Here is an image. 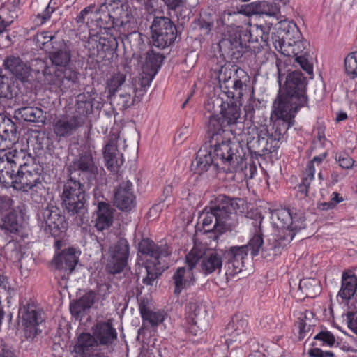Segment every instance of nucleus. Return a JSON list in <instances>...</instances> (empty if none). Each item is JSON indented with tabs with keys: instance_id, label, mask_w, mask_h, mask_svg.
Masks as SVG:
<instances>
[{
	"instance_id": "nucleus-1",
	"label": "nucleus",
	"mask_w": 357,
	"mask_h": 357,
	"mask_svg": "<svg viewBox=\"0 0 357 357\" xmlns=\"http://www.w3.org/2000/svg\"><path fill=\"white\" fill-rule=\"evenodd\" d=\"M68 178L60 195L61 206L70 215L75 216L76 224L82 225L88 219V204L85 185H93L98 175V162L92 150H82L67 167Z\"/></svg>"
},
{
	"instance_id": "nucleus-2",
	"label": "nucleus",
	"mask_w": 357,
	"mask_h": 357,
	"mask_svg": "<svg viewBox=\"0 0 357 357\" xmlns=\"http://www.w3.org/2000/svg\"><path fill=\"white\" fill-rule=\"evenodd\" d=\"M51 65L43 59L34 60L33 70L41 73L44 83L54 91H72L79 85V73L70 65L71 50L63 40L53 43L49 52Z\"/></svg>"
},
{
	"instance_id": "nucleus-3",
	"label": "nucleus",
	"mask_w": 357,
	"mask_h": 357,
	"mask_svg": "<svg viewBox=\"0 0 357 357\" xmlns=\"http://www.w3.org/2000/svg\"><path fill=\"white\" fill-rule=\"evenodd\" d=\"M245 201L241 198L230 199L219 195L214 203L203 212L202 225L206 233H213L216 240L219 235L231 230L238 223V216L244 215Z\"/></svg>"
},
{
	"instance_id": "nucleus-4",
	"label": "nucleus",
	"mask_w": 357,
	"mask_h": 357,
	"mask_svg": "<svg viewBox=\"0 0 357 357\" xmlns=\"http://www.w3.org/2000/svg\"><path fill=\"white\" fill-rule=\"evenodd\" d=\"M272 43L275 49L287 56H295V61L312 78L313 67L306 57L307 45L303 40L297 25L287 20L278 22L272 31Z\"/></svg>"
},
{
	"instance_id": "nucleus-5",
	"label": "nucleus",
	"mask_w": 357,
	"mask_h": 357,
	"mask_svg": "<svg viewBox=\"0 0 357 357\" xmlns=\"http://www.w3.org/2000/svg\"><path fill=\"white\" fill-rule=\"evenodd\" d=\"M232 100L225 104L223 100L219 97H213L208 100L205 108L210 114L208 123L212 118L218 120V124L224 128H230V131L236 135L244 133L245 115L243 118L240 116L241 107L245 112V105H243V83L241 80L234 82Z\"/></svg>"
},
{
	"instance_id": "nucleus-6",
	"label": "nucleus",
	"mask_w": 357,
	"mask_h": 357,
	"mask_svg": "<svg viewBox=\"0 0 357 357\" xmlns=\"http://www.w3.org/2000/svg\"><path fill=\"white\" fill-rule=\"evenodd\" d=\"M254 89L247 104V149L256 158L275 151V143L268 138V129L262 124H255V114L259 112L261 102L253 98Z\"/></svg>"
},
{
	"instance_id": "nucleus-7",
	"label": "nucleus",
	"mask_w": 357,
	"mask_h": 357,
	"mask_svg": "<svg viewBox=\"0 0 357 357\" xmlns=\"http://www.w3.org/2000/svg\"><path fill=\"white\" fill-rule=\"evenodd\" d=\"M218 123V119L212 118L208 126L209 143L214 160L219 168L221 165L234 169L240 167L245 153L243 152V155H237V145L232 144L229 138L225 136L227 128H222Z\"/></svg>"
},
{
	"instance_id": "nucleus-8",
	"label": "nucleus",
	"mask_w": 357,
	"mask_h": 357,
	"mask_svg": "<svg viewBox=\"0 0 357 357\" xmlns=\"http://www.w3.org/2000/svg\"><path fill=\"white\" fill-rule=\"evenodd\" d=\"M43 171V166L27 152L11 187L24 192H31V199L40 203L45 192L41 176Z\"/></svg>"
},
{
	"instance_id": "nucleus-9",
	"label": "nucleus",
	"mask_w": 357,
	"mask_h": 357,
	"mask_svg": "<svg viewBox=\"0 0 357 357\" xmlns=\"http://www.w3.org/2000/svg\"><path fill=\"white\" fill-rule=\"evenodd\" d=\"M138 250L142 255L151 257L144 263V266L139 268L144 269L146 272L142 283L147 286H153L164 271L168 268L166 259L172 252L167 244L158 245L148 238H143L139 243Z\"/></svg>"
},
{
	"instance_id": "nucleus-10",
	"label": "nucleus",
	"mask_w": 357,
	"mask_h": 357,
	"mask_svg": "<svg viewBox=\"0 0 357 357\" xmlns=\"http://www.w3.org/2000/svg\"><path fill=\"white\" fill-rule=\"evenodd\" d=\"M249 29H247L248 33V38L247 40V61L253 63L257 66L263 64L266 58V54L275 59V66L278 70V83L281 84V77L284 75L282 73V67L284 64L280 59L277 58L274 53H268L264 47L268 45V34L265 33L261 26L257 24H252L248 22Z\"/></svg>"
},
{
	"instance_id": "nucleus-11",
	"label": "nucleus",
	"mask_w": 357,
	"mask_h": 357,
	"mask_svg": "<svg viewBox=\"0 0 357 357\" xmlns=\"http://www.w3.org/2000/svg\"><path fill=\"white\" fill-rule=\"evenodd\" d=\"M306 78L298 70L289 73L286 77L285 93L279 94L274 102H281L285 106L296 107V109L307 104Z\"/></svg>"
},
{
	"instance_id": "nucleus-12",
	"label": "nucleus",
	"mask_w": 357,
	"mask_h": 357,
	"mask_svg": "<svg viewBox=\"0 0 357 357\" xmlns=\"http://www.w3.org/2000/svg\"><path fill=\"white\" fill-rule=\"evenodd\" d=\"M273 109L271 119L273 121L271 130H268V138L274 140L275 151L279 147V141L288 129L294 124V117L297 112L296 107L284 105L281 102H273Z\"/></svg>"
},
{
	"instance_id": "nucleus-13",
	"label": "nucleus",
	"mask_w": 357,
	"mask_h": 357,
	"mask_svg": "<svg viewBox=\"0 0 357 357\" xmlns=\"http://www.w3.org/2000/svg\"><path fill=\"white\" fill-rule=\"evenodd\" d=\"M150 29L153 45L162 50L172 45L178 36L174 22L165 16H155Z\"/></svg>"
},
{
	"instance_id": "nucleus-14",
	"label": "nucleus",
	"mask_w": 357,
	"mask_h": 357,
	"mask_svg": "<svg viewBox=\"0 0 357 357\" xmlns=\"http://www.w3.org/2000/svg\"><path fill=\"white\" fill-rule=\"evenodd\" d=\"M27 151L24 149H12L0 157V183L11 187Z\"/></svg>"
},
{
	"instance_id": "nucleus-15",
	"label": "nucleus",
	"mask_w": 357,
	"mask_h": 357,
	"mask_svg": "<svg viewBox=\"0 0 357 357\" xmlns=\"http://www.w3.org/2000/svg\"><path fill=\"white\" fill-rule=\"evenodd\" d=\"M201 260V270L205 274H211L215 271L220 272L222 265L221 255L215 251L202 252L193 248L186 255V263L192 270L197 263Z\"/></svg>"
},
{
	"instance_id": "nucleus-16",
	"label": "nucleus",
	"mask_w": 357,
	"mask_h": 357,
	"mask_svg": "<svg viewBox=\"0 0 357 357\" xmlns=\"http://www.w3.org/2000/svg\"><path fill=\"white\" fill-rule=\"evenodd\" d=\"M39 218L40 226L45 234L54 237L59 236L68 227L65 216L54 206H48L44 208Z\"/></svg>"
},
{
	"instance_id": "nucleus-17",
	"label": "nucleus",
	"mask_w": 357,
	"mask_h": 357,
	"mask_svg": "<svg viewBox=\"0 0 357 357\" xmlns=\"http://www.w3.org/2000/svg\"><path fill=\"white\" fill-rule=\"evenodd\" d=\"M263 218L261 213L257 209L253 210L251 208L250 211H247V227L252 235L251 238L247 243V252L250 251L252 257L258 255L264 243L261 229Z\"/></svg>"
},
{
	"instance_id": "nucleus-18",
	"label": "nucleus",
	"mask_w": 357,
	"mask_h": 357,
	"mask_svg": "<svg viewBox=\"0 0 357 357\" xmlns=\"http://www.w3.org/2000/svg\"><path fill=\"white\" fill-rule=\"evenodd\" d=\"M129 248L128 241L123 238L109 248L107 269L110 273H119L124 269L128 263Z\"/></svg>"
},
{
	"instance_id": "nucleus-19",
	"label": "nucleus",
	"mask_w": 357,
	"mask_h": 357,
	"mask_svg": "<svg viewBox=\"0 0 357 357\" xmlns=\"http://www.w3.org/2000/svg\"><path fill=\"white\" fill-rule=\"evenodd\" d=\"M25 335L27 339H34L44 328V318L42 312L33 305H28L20 309Z\"/></svg>"
},
{
	"instance_id": "nucleus-20",
	"label": "nucleus",
	"mask_w": 357,
	"mask_h": 357,
	"mask_svg": "<svg viewBox=\"0 0 357 357\" xmlns=\"http://www.w3.org/2000/svg\"><path fill=\"white\" fill-rule=\"evenodd\" d=\"M132 3H138L149 13H155L160 7V0H132ZM169 10L178 9L177 15L182 20L189 19L192 8L184 3L183 0H160Z\"/></svg>"
},
{
	"instance_id": "nucleus-21",
	"label": "nucleus",
	"mask_w": 357,
	"mask_h": 357,
	"mask_svg": "<svg viewBox=\"0 0 357 357\" xmlns=\"http://www.w3.org/2000/svg\"><path fill=\"white\" fill-rule=\"evenodd\" d=\"M96 93L94 89L90 92H84L79 94L73 107V110L70 114L82 126L86 124L88 117L93 112L94 102Z\"/></svg>"
},
{
	"instance_id": "nucleus-22",
	"label": "nucleus",
	"mask_w": 357,
	"mask_h": 357,
	"mask_svg": "<svg viewBox=\"0 0 357 357\" xmlns=\"http://www.w3.org/2000/svg\"><path fill=\"white\" fill-rule=\"evenodd\" d=\"M52 131L59 139H67L78 132L82 126L70 113L56 116L52 122Z\"/></svg>"
},
{
	"instance_id": "nucleus-23",
	"label": "nucleus",
	"mask_w": 357,
	"mask_h": 357,
	"mask_svg": "<svg viewBox=\"0 0 357 357\" xmlns=\"http://www.w3.org/2000/svg\"><path fill=\"white\" fill-rule=\"evenodd\" d=\"M93 196L97 204L95 227L98 231L109 229L113 223L114 209L109 203L104 201L98 188L93 190Z\"/></svg>"
},
{
	"instance_id": "nucleus-24",
	"label": "nucleus",
	"mask_w": 357,
	"mask_h": 357,
	"mask_svg": "<svg viewBox=\"0 0 357 357\" xmlns=\"http://www.w3.org/2000/svg\"><path fill=\"white\" fill-rule=\"evenodd\" d=\"M24 212L20 207H14L0 218V229L5 234H19L24 229Z\"/></svg>"
},
{
	"instance_id": "nucleus-25",
	"label": "nucleus",
	"mask_w": 357,
	"mask_h": 357,
	"mask_svg": "<svg viewBox=\"0 0 357 357\" xmlns=\"http://www.w3.org/2000/svg\"><path fill=\"white\" fill-rule=\"evenodd\" d=\"M109 8L115 27H117L118 30L127 26L130 27L132 13L127 0H111L109 2Z\"/></svg>"
},
{
	"instance_id": "nucleus-26",
	"label": "nucleus",
	"mask_w": 357,
	"mask_h": 357,
	"mask_svg": "<svg viewBox=\"0 0 357 357\" xmlns=\"http://www.w3.org/2000/svg\"><path fill=\"white\" fill-rule=\"evenodd\" d=\"M92 331L99 346L112 352L113 345L118 339L116 330L112 322L99 321L92 328Z\"/></svg>"
},
{
	"instance_id": "nucleus-27",
	"label": "nucleus",
	"mask_w": 357,
	"mask_h": 357,
	"mask_svg": "<svg viewBox=\"0 0 357 357\" xmlns=\"http://www.w3.org/2000/svg\"><path fill=\"white\" fill-rule=\"evenodd\" d=\"M100 350L93 333L91 335L89 333H82L74 347V351L81 357H107Z\"/></svg>"
},
{
	"instance_id": "nucleus-28",
	"label": "nucleus",
	"mask_w": 357,
	"mask_h": 357,
	"mask_svg": "<svg viewBox=\"0 0 357 357\" xmlns=\"http://www.w3.org/2000/svg\"><path fill=\"white\" fill-rule=\"evenodd\" d=\"M5 70L22 83L30 82L31 67L20 56L9 55L3 61Z\"/></svg>"
},
{
	"instance_id": "nucleus-29",
	"label": "nucleus",
	"mask_w": 357,
	"mask_h": 357,
	"mask_svg": "<svg viewBox=\"0 0 357 357\" xmlns=\"http://www.w3.org/2000/svg\"><path fill=\"white\" fill-rule=\"evenodd\" d=\"M114 205L121 211H130L135 205L132 183L129 180L122 181L114 192Z\"/></svg>"
},
{
	"instance_id": "nucleus-30",
	"label": "nucleus",
	"mask_w": 357,
	"mask_h": 357,
	"mask_svg": "<svg viewBox=\"0 0 357 357\" xmlns=\"http://www.w3.org/2000/svg\"><path fill=\"white\" fill-rule=\"evenodd\" d=\"M79 252L73 248H68L57 253L52 259L53 266L59 270L71 273L79 261Z\"/></svg>"
},
{
	"instance_id": "nucleus-31",
	"label": "nucleus",
	"mask_w": 357,
	"mask_h": 357,
	"mask_svg": "<svg viewBox=\"0 0 357 357\" xmlns=\"http://www.w3.org/2000/svg\"><path fill=\"white\" fill-rule=\"evenodd\" d=\"M118 47L116 39L113 36L90 37L88 42L89 54L98 56L101 52L105 53L115 50Z\"/></svg>"
},
{
	"instance_id": "nucleus-32",
	"label": "nucleus",
	"mask_w": 357,
	"mask_h": 357,
	"mask_svg": "<svg viewBox=\"0 0 357 357\" xmlns=\"http://www.w3.org/2000/svg\"><path fill=\"white\" fill-rule=\"evenodd\" d=\"M190 168L194 173L198 174L207 172L210 168L214 171L219 169L212 155V151H208L206 148H201L198 151L196 158L191 163Z\"/></svg>"
},
{
	"instance_id": "nucleus-33",
	"label": "nucleus",
	"mask_w": 357,
	"mask_h": 357,
	"mask_svg": "<svg viewBox=\"0 0 357 357\" xmlns=\"http://www.w3.org/2000/svg\"><path fill=\"white\" fill-rule=\"evenodd\" d=\"M314 339L317 341L320 342L312 343L313 348L309 350L308 354L310 357H335V354L332 351H324L317 346H328L332 347L335 342V338L334 335L328 331H321L317 334Z\"/></svg>"
},
{
	"instance_id": "nucleus-34",
	"label": "nucleus",
	"mask_w": 357,
	"mask_h": 357,
	"mask_svg": "<svg viewBox=\"0 0 357 357\" xmlns=\"http://www.w3.org/2000/svg\"><path fill=\"white\" fill-rule=\"evenodd\" d=\"M14 116L29 123L44 124L47 119L46 112L38 107L24 105L14 112Z\"/></svg>"
},
{
	"instance_id": "nucleus-35",
	"label": "nucleus",
	"mask_w": 357,
	"mask_h": 357,
	"mask_svg": "<svg viewBox=\"0 0 357 357\" xmlns=\"http://www.w3.org/2000/svg\"><path fill=\"white\" fill-rule=\"evenodd\" d=\"M17 139L15 123L10 118L0 115V149L3 150Z\"/></svg>"
},
{
	"instance_id": "nucleus-36",
	"label": "nucleus",
	"mask_w": 357,
	"mask_h": 357,
	"mask_svg": "<svg viewBox=\"0 0 357 357\" xmlns=\"http://www.w3.org/2000/svg\"><path fill=\"white\" fill-rule=\"evenodd\" d=\"M230 259L229 261L228 274L234 276L240 273L244 267V258L245 257V245L233 246L229 250Z\"/></svg>"
},
{
	"instance_id": "nucleus-37",
	"label": "nucleus",
	"mask_w": 357,
	"mask_h": 357,
	"mask_svg": "<svg viewBox=\"0 0 357 357\" xmlns=\"http://www.w3.org/2000/svg\"><path fill=\"white\" fill-rule=\"evenodd\" d=\"M96 293L91 290L83 295L79 299L73 301L70 304V311L76 318L82 317L94 304Z\"/></svg>"
},
{
	"instance_id": "nucleus-38",
	"label": "nucleus",
	"mask_w": 357,
	"mask_h": 357,
	"mask_svg": "<svg viewBox=\"0 0 357 357\" xmlns=\"http://www.w3.org/2000/svg\"><path fill=\"white\" fill-rule=\"evenodd\" d=\"M189 318L194 325L202 330L208 324V315L206 307L197 301L190 302L187 306Z\"/></svg>"
},
{
	"instance_id": "nucleus-39",
	"label": "nucleus",
	"mask_w": 357,
	"mask_h": 357,
	"mask_svg": "<svg viewBox=\"0 0 357 357\" xmlns=\"http://www.w3.org/2000/svg\"><path fill=\"white\" fill-rule=\"evenodd\" d=\"M135 90L132 86L124 87L119 92L113 93L109 96L111 104L115 105L120 110H123L133 105L135 102Z\"/></svg>"
},
{
	"instance_id": "nucleus-40",
	"label": "nucleus",
	"mask_w": 357,
	"mask_h": 357,
	"mask_svg": "<svg viewBox=\"0 0 357 357\" xmlns=\"http://www.w3.org/2000/svg\"><path fill=\"white\" fill-rule=\"evenodd\" d=\"M356 289L357 277L351 271L343 272L341 287L337 296H340L342 301H349L354 296Z\"/></svg>"
},
{
	"instance_id": "nucleus-41",
	"label": "nucleus",
	"mask_w": 357,
	"mask_h": 357,
	"mask_svg": "<svg viewBox=\"0 0 357 357\" xmlns=\"http://www.w3.org/2000/svg\"><path fill=\"white\" fill-rule=\"evenodd\" d=\"M139 310L143 320V324L155 327L162 323L165 319L164 313L161 311H152L147 306V302L142 300L139 305Z\"/></svg>"
},
{
	"instance_id": "nucleus-42",
	"label": "nucleus",
	"mask_w": 357,
	"mask_h": 357,
	"mask_svg": "<svg viewBox=\"0 0 357 357\" xmlns=\"http://www.w3.org/2000/svg\"><path fill=\"white\" fill-rule=\"evenodd\" d=\"M164 55L154 50H149L146 54L145 61L142 66L143 74H149L155 76L159 68H160L163 60Z\"/></svg>"
},
{
	"instance_id": "nucleus-43",
	"label": "nucleus",
	"mask_w": 357,
	"mask_h": 357,
	"mask_svg": "<svg viewBox=\"0 0 357 357\" xmlns=\"http://www.w3.org/2000/svg\"><path fill=\"white\" fill-rule=\"evenodd\" d=\"M93 17V21L96 22L97 26L106 28L107 26H111L115 27L107 2L102 3L98 8L95 6Z\"/></svg>"
},
{
	"instance_id": "nucleus-44",
	"label": "nucleus",
	"mask_w": 357,
	"mask_h": 357,
	"mask_svg": "<svg viewBox=\"0 0 357 357\" xmlns=\"http://www.w3.org/2000/svg\"><path fill=\"white\" fill-rule=\"evenodd\" d=\"M130 27L122 28L119 30L121 40L125 45L128 43L132 49L140 50L144 44V39L142 33L136 30L130 31Z\"/></svg>"
},
{
	"instance_id": "nucleus-45",
	"label": "nucleus",
	"mask_w": 357,
	"mask_h": 357,
	"mask_svg": "<svg viewBox=\"0 0 357 357\" xmlns=\"http://www.w3.org/2000/svg\"><path fill=\"white\" fill-rule=\"evenodd\" d=\"M277 8L266 1H254L247 4V16L250 15H273Z\"/></svg>"
},
{
	"instance_id": "nucleus-46",
	"label": "nucleus",
	"mask_w": 357,
	"mask_h": 357,
	"mask_svg": "<svg viewBox=\"0 0 357 357\" xmlns=\"http://www.w3.org/2000/svg\"><path fill=\"white\" fill-rule=\"evenodd\" d=\"M298 289L306 297H314L321 292V285L315 278H307L300 280Z\"/></svg>"
},
{
	"instance_id": "nucleus-47",
	"label": "nucleus",
	"mask_w": 357,
	"mask_h": 357,
	"mask_svg": "<svg viewBox=\"0 0 357 357\" xmlns=\"http://www.w3.org/2000/svg\"><path fill=\"white\" fill-rule=\"evenodd\" d=\"M305 218L301 213H291V226H289V233L284 234V240L288 242L291 241L296 233L305 227Z\"/></svg>"
},
{
	"instance_id": "nucleus-48",
	"label": "nucleus",
	"mask_w": 357,
	"mask_h": 357,
	"mask_svg": "<svg viewBox=\"0 0 357 357\" xmlns=\"http://www.w3.org/2000/svg\"><path fill=\"white\" fill-rule=\"evenodd\" d=\"M15 95L14 82L0 71V98L12 99Z\"/></svg>"
},
{
	"instance_id": "nucleus-49",
	"label": "nucleus",
	"mask_w": 357,
	"mask_h": 357,
	"mask_svg": "<svg viewBox=\"0 0 357 357\" xmlns=\"http://www.w3.org/2000/svg\"><path fill=\"white\" fill-rule=\"evenodd\" d=\"M190 271L191 270L190 269V271L187 272L184 267H180L174 274L173 280L175 286L174 293L176 296H178L181 291L184 289L188 284H189L188 280L186 278V273L190 274Z\"/></svg>"
},
{
	"instance_id": "nucleus-50",
	"label": "nucleus",
	"mask_w": 357,
	"mask_h": 357,
	"mask_svg": "<svg viewBox=\"0 0 357 357\" xmlns=\"http://www.w3.org/2000/svg\"><path fill=\"white\" fill-rule=\"evenodd\" d=\"M125 81V74L118 72L112 75L107 82L108 96L119 92L120 90H123V89H121V86Z\"/></svg>"
},
{
	"instance_id": "nucleus-51",
	"label": "nucleus",
	"mask_w": 357,
	"mask_h": 357,
	"mask_svg": "<svg viewBox=\"0 0 357 357\" xmlns=\"http://www.w3.org/2000/svg\"><path fill=\"white\" fill-rule=\"evenodd\" d=\"M346 73L354 79L357 77V52L349 54L344 59Z\"/></svg>"
},
{
	"instance_id": "nucleus-52",
	"label": "nucleus",
	"mask_w": 357,
	"mask_h": 357,
	"mask_svg": "<svg viewBox=\"0 0 357 357\" xmlns=\"http://www.w3.org/2000/svg\"><path fill=\"white\" fill-rule=\"evenodd\" d=\"M277 222H275L278 228L286 229L289 233L290 222L291 220V212L289 210H281L275 213Z\"/></svg>"
},
{
	"instance_id": "nucleus-53",
	"label": "nucleus",
	"mask_w": 357,
	"mask_h": 357,
	"mask_svg": "<svg viewBox=\"0 0 357 357\" xmlns=\"http://www.w3.org/2000/svg\"><path fill=\"white\" fill-rule=\"evenodd\" d=\"M107 169L111 171H115L117 168L123 164L124 160L123 154L120 152L119 154L103 153Z\"/></svg>"
},
{
	"instance_id": "nucleus-54",
	"label": "nucleus",
	"mask_w": 357,
	"mask_h": 357,
	"mask_svg": "<svg viewBox=\"0 0 357 357\" xmlns=\"http://www.w3.org/2000/svg\"><path fill=\"white\" fill-rule=\"evenodd\" d=\"M94 8L95 5H90L83 9L75 18L76 22L78 24H89L93 22V15Z\"/></svg>"
},
{
	"instance_id": "nucleus-55",
	"label": "nucleus",
	"mask_w": 357,
	"mask_h": 357,
	"mask_svg": "<svg viewBox=\"0 0 357 357\" xmlns=\"http://www.w3.org/2000/svg\"><path fill=\"white\" fill-rule=\"evenodd\" d=\"M35 40L36 45L40 48H43L45 45L49 43L52 46H53L54 43L58 42V40H56L55 36L51 35L48 31H43L38 33L35 37Z\"/></svg>"
},
{
	"instance_id": "nucleus-56",
	"label": "nucleus",
	"mask_w": 357,
	"mask_h": 357,
	"mask_svg": "<svg viewBox=\"0 0 357 357\" xmlns=\"http://www.w3.org/2000/svg\"><path fill=\"white\" fill-rule=\"evenodd\" d=\"M304 177L303 178L302 183L298 185V195L301 198L306 197L308 193V188L310 185L311 181L314 179V176H310L304 172Z\"/></svg>"
},
{
	"instance_id": "nucleus-57",
	"label": "nucleus",
	"mask_w": 357,
	"mask_h": 357,
	"mask_svg": "<svg viewBox=\"0 0 357 357\" xmlns=\"http://www.w3.org/2000/svg\"><path fill=\"white\" fill-rule=\"evenodd\" d=\"M15 201L12 197L0 195V218L14 208Z\"/></svg>"
},
{
	"instance_id": "nucleus-58",
	"label": "nucleus",
	"mask_w": 357,
	"mask_h": 357,
	"mask_svg": "<svg viewBox=\"0 0 357 357\" xmlns=\"http://www.w3.org/2000/svg\"><path fill=\"white\" fill-rule=\"evenodd\" d=\"M326 155V153H324L318 156L314 157L312 160L308 162L305 172L307 174H310L311 176H314L315 165L318 166L324 160Z\"/></svg>"
},
{
	"instance_id": "nucleus-59",
	"label": "nucleus",
	"mask_w": 357,
	"mask_h": 357,
	"mask_svg": "<svg viewBox=\"0 0 357 357\" xmlns=\"http://www.w3.org/2000/svg\"><path fill=\"white\" fill-rule=\"evenodd\" d=\"M103 153L107 154H119V151L117 148V137H112L107 144L105 146Z\"/></svg>"
},
{
	"instance_id": "nucleus-60",
	"label": "nucleus",
	"mask_w": 357,
	"mask_h": 357,
	"mask_svg": "<svg viewBox=\"0 0 357 357\" xmlns=\"http://www.w3.org/2000/svg\"><path fill=\"white\" fill-rule=\"evenodd\" d=\"M0 357H17V355L13 347L6 343H1L0 344Z\"/></svg>"
},
{
	"instance_id": "nucleus-61",
	"label": "nucleus",
	"mask_w": 357,
	"mask_h": 357,
	"mask_svg": "<svg viewBox=\"0 0 357 357\" xmlns=\"http://www.w3.org/2000/svg\"><path fill=\"white\" fill-rule=\"evenodd\" d=\"M340 167L343 169H350L352 167L354 161L353 159L346 154L340 155L337 159Z\"/></svg>"
},
{
	"instance_id": "nucleus-62",
	"label": "nucleus",
	"mask_w": 357,
	"mask_h": 357,
	"mask_svg": "<svg viewBox=\"0 0 357 357\" xmlns=\"http://www.w3.org/2000/svg\"><path fill=\"white\" fill-rule=\"evenodd\" d=\"M240 15L245 17V5H241L240 8L232 7L231 10L224 12L223 17H225L226 15L236 17Z\"/></svg>"
},
{
	"instance_id": "nucleus-63",
	"label": "nucleus",
	"mask_w": 357,
	"mask_h": 357,
	"mask_svg": "<svg viewBox=\"0 0 357 357\" xmlns=\"http://www.w3.org/2000/svg\"><path fill=\"white\" fill-rule=\"evenodd\" d=\"M197 26L201 31V35H208L213 26V23L205 21L204 19H199Z\"/></svg>"
},
{
	"instance_id": "nucleus-64",
	"label": "nucleus",
	"mask_w": 357,
	"mask_h": 357,
	"mask_svg": "<svg viewBox=\"0 0 357 357\" xmlns=\"http://www.w3.org/2000/svg\"><path fill=\"white\" fill-rule=\"evenodd\" d=\"M352 312H348L347 314V324L349 328H350L355 333L357 334V317L356 319H352L353 317Z\"/></svg>"
}]
</instances>
